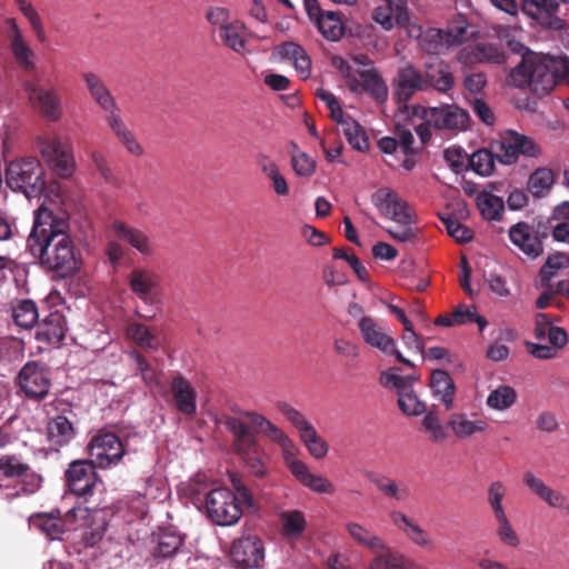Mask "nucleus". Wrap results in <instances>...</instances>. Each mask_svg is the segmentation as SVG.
<instances>
[{"label": "nucleus", "mask_w": 569, "mask_h": 569, "mask_svg": "<svg viewBox=\"0 0 569 569\" xmlns=\"http://www.w3.org/2000/svg\"><path fill=\"white\" fill-rule=\"evenodd\" d=\"M69 221L46 207L34 212L27 249L40 264L59 277L72 276L79 269L76 246L69 234Z\"/></svg>", "instance_id": "f257e3e1"}, {"label": "nucleus", "mask_w": 569, "mask_h": 569, "mask_svg": "<svg viewBox=\"0 0 569 569\" xmlns=\"http://www.w3.org/2000/svg\"><path fill=\"white\" fill-rule=\"evenodd\" d=\"M556 56L522 57L509 72L507 83L516 88L529 87L538 98L547 96L559 83V69Z\"/></svg>", "instance_id": "f03ea898"}, {"label": "nucleus", "mask_w": 569, "mask_h": 569, "mask_svg": "<svg viewBox=\"0 0 569 569\" xmlns=\"http://www.w3.org/2000/svg\"><path fill=\"white\" fill-rule=\"evenodd\" d=\"M372 203L379 212L397 223L387 229V232L399 242H412L418 237V229L413 227L415 219L409 204L395 191L388 188L378 189L371 197Z\"/></svg>", "instance_id": "7ed1b4c3"}, {"label": "nucleus", "mask_w": 569, "mask_h": 569, "mask_svg": "<svg viewBox=\"0 0 569 569\" xmlns=\"http://www.w3.org/2000/svg\"><path fill=\"white\" fill-rule=\"evenodd\" d=\"M44 168L36 157H22L9 162L6 183L14 192L37 198L46 189Z\"/></svg>", "instance_id": "20e7f679"}, {"label": "nucleus", "mask_w": 569, "mask_h": 569, "mask_svg": "<svg viewBox=\"0 0 569 569\" xmlns=\"http://www.w3.org/2000/svg\"><path fill=\"white\" fill-rule=\"evenodd\" d=\"M224 426L233 437V449L236 453L244 461L250 471L258 478L266 475L263 462V451L257 438L248 437L244 425L228 416L224 419Z\"/></svg>", "instance_id": "39448f33"}, {"label": "nucleus", "mask_w": 569, "mask_h": 569, "mask_svg": "<svg viewBox=\"0 0 569 569\" xmlns=\"http://www.w3.org/2000/svg\"><path fill=\"white\" fill-rule=\"evenodd\" d=\"M551 231L550 221L538 220L532 223L517 222L509 229L510 241L528 258L536 259L543 253V240Z\"/></svg>", "instance_id": "423d86ee"}, {"label": "nucleus", "mask_w": 569, "mask_h": 569, "mask_svg": "<svg viewBox=\"0 0 569 569\" xmlns=\"http://www.w3.org/2000/svg\"><path fill=\"white\" fill-rule=\"evenodd\" d=\"M208 517L218 526H232L241 518L233 491L216 488L206 497Z\"/></svg>", "instance_id": "0eeeda50"}, {"label": "nucleus", "mask_w": 569, "mask_h": 569, "mask_svg": "<svg viewBox=\"0 0 569 569\" xmlns=\"http://www.w3.org/2000/svg\"><path fill=\"white\" fill-rule=\"evenodd\" d=\"M90 459L100 469H109L120 463L126 453L124 445L112 432H100L93 436L88 445Z\"/></svg>", "instance_id": "6e6552de"}, {"label": "nucleus", "mask_w": 569, "mask_h": 569, "mask_svg": "<svg viewBox=\"0 0 569 569\" xmlns=\"http://www.w3.org/2000/svg\"><path fill=\"white\" fill-rule=\"evenodd\" d=\"M18 385L26 398L41 401L52 386L50 371L38 362H28L19 371Z\"/></svg>", "instance_id": "1a4fd4ad"}, {"label": "nucleus", "mask_w": 569, "mask_h": 569, "mask_svg": "<svg viewBox=\"0 0 569 569\" xmlns=\"http://www.w3.org/2000/svg\"><path fill=\"white\" fill-rule=\"evenodd\" d=\"M40 152L53 172L60 178H69L76 169L71 146L60 138L46 139L40 142Z\"/></svg>", "instance_id": "9d476101"}, {"label": "nucleus", "mask_w": 569, "mask_h": 569, "mask_svg": "<svg viewBox=\"0 0 569 569\" xmlns=\"http://www.w3.org/2000/svg\"><path fill=\"white\" fill-rule=\"evenodd\" d=\"M539 153L540 148L531 138L512 130L506 131L497 146V159L503 164L516 163L520 154L537 157Z\"/></svg>", "instance_id": "9b49d317"}, {"label": "nucleus", "mask_w": 569, "mask_h": 569, "mask_svg": "<svg viewBox=\"0 0 569 569\" xmlns=\"http://www.w3.org/2000/svg\"><path fill=\"white\" fill-rule=\"evenodd\" d=\"M96 463L91 459H80L72 461L66 471V481L69 490L79 497H89L93 495V489L98 482Z\"/></svg>", "instance_id": "f8f14e48"}, {"label": "nucleus", "mask_w": 569, "mask_h": 569, "mask_svg": "<svg viewBox=\"0 0 569 569\" xmlns=\"http://www.w3.org/2000/svg\"><path fill=\"white\" fill-rule=\"evenodd\" d=\"M232 417L244 425L248 437L257 438V435L261 433L272 442L279 445L283 450H288L292 447L291 439L261 413L256 411H242L239 416Z\"/></svg>", "instance_id": "ddd939ff"}, {"label": "nucleus", "mask_w": 569, "mask_h": 569, "mask_svg": "<svg viewBox=\"0 0 569 569\" xmlns=\"http://www.w3.org/2000/svg\"><path fill=\"white\" fill-rule=\"evenodd\" d=\"M422 119L436 130H463L469 123V113L456 104L423 108Z\"/></svg>", "instance_id": "4468645a"}, {"label": "nucleus", "mask_w": 569, "mask_h": 569, "mask_svg": "<svg viewBox=\"0 0 569 569\" xmlns=\"http://www.w3.org/2000/svg\"><path fill=\"white\" fill-rule=\"evenodd\" d=\"M358 327L367 345L379 349L385 355L395 356L399 362L410 368L415 367V365L409 359L405 358L397 349L393 338L383 332L371 317H361Z\"/></svg>", "instance_id": "2eb2a0df"}, {"label": "nucleus", "mask_w": 569, "mask_h": 569, "mask_svg": "<svg viewBox=\"0 0 569 569\" xmlns=\"http://www.w3.org/2000/svg\"><path fill=\"white\" fill-rule=\"evenodd\" d=\"M230 558L237 568H260L264 560L262 540L256 536H246L236 539L230 549Z\"/></svg>", "instance_id": "dca6fc26"}, {"label": "nucleus", "mask_w": 569, "mask_h": 569, "mask_svg": "<svg viewBox=\"0 0 569 569\" xmlns=\"http://www.w3.org/2000/svg\"><path fill=\"white\" fill-rule=\"evenodd\" d=\"M0 477L20 481L21 489L14 496L33 493L41 483V477L33 472L28 463L22 462L13 455L0 457Z\"/></svg>", "instance_id": "f3484780"}, {"label": "nucleus", "mask_w": 569, "mask_h": 569, "mask_svg": "<svg viewBox=\"0 0 569 569\" xmlns=\"http://www.w3.org/2000/svg\"><path fill=\"white\" fill-rule=\"evenodd\" d=\"M3 24L4 37L17 64L23 71L32 73L36 70V63L33 61L34 52L26 42L17 19L8 17L3 20Z\"/></svg>", "instance_id": "a211bd4d"}, {"label": "nucleus", "mask_w": 569, "mask_h": 569, "mask_svg": "<svg viewBox=\"0 0 569 569\" xmlns=\"http://www.w3.org/2000/svg\"><path fill=\"white\" fill-rule=\"evenodd\" d=\"M427 91L423 71L412 63L399 68L393 80V96L398 103H407L417 92Z\"/></svg>", "instance_id": "6ab92c4d"}, {"label": "nucleus", "mask_w": 569, "mask_h": 569, "mask_svg": "<svg viewBox=\"0 0 569 569\" xmlns=\"http://www.w3.org/2000/svg\"><path fill=\"white\" fill-rule=\"evenodd\" d=\"M32 106L48 120L57 121L61 117V106L57 92L46 89L33 81L23 84Z\"/></svg>", "instance_id": "aec40b11"}, {"label": "nucleus", "mask_w": 569, "mask_h": 569, "mask_svg": "<svg viewBox=\"0 0 569 569\" xmlns=\"http://www.w3.org/2000/svg\"><path fill=\"white\" fill-rule=\"evenodd\" d=\"M558 8V0H523L521 6L522 12L542 27L561 30L566 22L556 16Z\"/></svg>", "instance_id": "412c9836"}, {"label": "nucleus", "mask_w": 569, "mask_h": 569, "mask_svg": "<svg viewBox=\"0 0 569 569\" xmlns=\"http://www.w3.org/2000/svg\"><path fill=\"white\" fill-rule=\"evenodd\" d=\"M130 290L144 303L152 305L160 286V276L148 268H134L128 276Z\"/></svg>", "instance_id": "4be33fe9"}, {"label": "nucleus", "mask_w": 569, "mask_h": 569, "mask_svg": "<svg viewBox=\"0 0 569 569\" xmlns=\"http://www.w3.org/2000/svg\"><path fill=\"white\" fill-rule=\"evenodd\" d=\"M104 112V121L117 140L130 154L136 157L141 156L143 153V148L124 122L119 106H116Z\"/></svg>", "instance_id": "5701e85b"}, {"label": "nucleus", "mask_w": 569, "mask_h": 569, "mask_svg": "<svg viewBox=\"0 0 569 569\" xmlns=\"http://www.w3.org/2000/svg\"><path fill=\"white\" fill-rule=\"evenodd\" d=\"M423 79L427 82V91L432 89L439 93L448 94L456 84L451 67L441 59L428 61L423 68Z\"/></svg>", "instance_id": "b1692460"}, {"label": "nucleus", "mask_w": 569, "mask_h": 569, "mask_svg": "<svg viewBox=\"0 0 569 569\" xmlns=\"http://www.w3.org/2000/svg\"><path fill=\"white\" fill-rule=\"evenodd\" d=\"M411 38L417 39L418 47L427 54H442L451 47L443 29L427 28L412 24L408 31Z\"/></svg>", "instance_id": "393cba45"}, {"label": "nucleus", "mask_w": 569, "mask_h": 569, "mask_svg": "<svg viewBox=\"0 0 569 569\" xmlns=\"http://www.w3.org/2000/svg\"><path fill=\"white\" fill-rule=\"evenodd\" d=\"M523 485L540 500L546 502L549 507L560 509L569 513V500L558 490L547 486L545 481L537 477L532 471H526L522 476Z\"/></svg>", "instance_id": "a878e982"}, {"label": "nucleus", "mask_w": 569, "mask_h": 569, "mask_svg": "<svg viewBox=\"0 0 569 569\" xmlns=\"http://www.w3.org/2000/svg\"><path fill=\"white\" fill-rule=\"evenodd\" d=\"M372 19L383 30L390 31L395 27H406L409 22V13L406 0H387L386 3L377 7L372 12Z\"/></svg>", "instance_id": "bb28decb"}, {"label": "nucleus", "mask_w": 569, "mask_h": 569, "mask_svg": "<svg viewBox=\"0 0 569 569\" xmlns=\"http://www.w3.org/2000/svg\"><path fill=\"white\" fill-rule=\"evenodd\" d=\"M112 230L120 240L130 244L142 256L151 257L154 254V244L143 230L131 227L122 221H114Z\"/></svg>", "instance_id": "cd10ccee"}, {"label": "nucleus", "mask_w": 569, "mask_h": 569, "mask_svg": "<svg viewBox=\"0 0 569 569\" xmlns=\"http://www.w3.org/2000/svg\"><path fill=\"white\" fill-rule=\"evenodd\" d=\"M358 88L350 90L353 93L367 92L376 102L383 103L388 99L389 89L377 69L357 70Z\"/></svg>", "instance_id": "c85d7f7f"}, {"label": "nucleus", "mask_w": 569, "mask_h": 569, "mask_svg": "<svg viewBox=\"0 0 569 569\" xmlns=\"http://www.w3.org/2000/svg\"><path fill=\"white\" fill-rule=\"evenodd\" d=\"M170 389L177 409L186 416H193L197 410L196 391L190 382L181 375H178L172 379Z\"/></svg>", "instance_id": "c756f323"}, {"label": "nucleus", "mask_w": 569, "mask_h": 569, "mask_svg": "<svg viewBox=\"0 0 569 569\" xmlns=\"http://www.w3.org/2000/svg\"><path fill=\"white\" fill-rule=\"evenodd\" d=\"M82 79L91 99L102 111L118 106L111 91L99 74L88 71L82 73Z\"/></svg>", "instance_id": "7c9ffc66"}, {"label": "nucleus", "mask_w": 569, "mask_h": 569, "mask_svg": "<svg viewBox=\"0 0 569 569\" xmlns=\"http://www.w3.org/2000/svg\"><path fill=\"white\" fill-rule=\"evenodd\" d=\"M535 338L545 340L548 338L549 343L556 347H566L568 343V335L561 327L552 326V319L549 315L539 312L535 319Z\"/></svg>", "instance_id": "2f4dec72"}, {"label": "nucleus", "mask_w": 569, "mask_h": 569, "mask_svg": "<svg viewBox=\"0 0 569 569\" xmlns=\"http://www.w3.org/2000/svg\"><path fill=\"white\" fill-rule=\"evenodd\" d=\"M181 546L182 538L180 535L171 531H161L153 548L150 560L151 567L156 568L172 558L180 550Z\"/></svg>", "instance_id": "473e14b6"}, {"label": "nucleus", "mask_w": 569, "mask_h": 569, "mask_svg": "<svg viewBox=\"0 0 569 569\" xmlns=\"http://www.w3.org/2000/svg\"><path fill=\"white\" fill-rule=\"evenodd\" d=\"M429 385L433 397L441 400L446 410L451 409L456 393V386L451 376L445 370L436 369L431 372Z\"/></svg>", "instance_id": "72a5a7b5"}, {"label": "nucleus", "mask_w": 569, "mask_h": 569, "mask_svg": "<svg viewBox=\"0 0 569 569\" xmlns=\"http://www.w3.org/2000/svg\"><path fill=\"white\" fill-rule=\"evenodd\" d=\"M448 427L456 437L465 439L487 431L489 425L485 419L471 420L466 413H452L448 419Z\"/></svg>", "instance_id": "f704fd0d"}, {"label": "nucleus", "mask_w": 569, "mask_h": 569, "mask_svg": "<svg viewBox=\"0 0 569 569\" xmlns=\"http://www.w3.org/2000/svg\"><path fill=\"white\" fill-rule=\"evenodd\" d=\"M377 555L369 563V569H415V563L403 553L391 550L387 545L386 548Z\"/></svg>", "instance_id": "c9c22d12"}, {"label": "nucleus", "mask_w": 569, "mask_h": 569, "mask_svg": "<svg viewBox=\"0 0 569 569\" xmlns=\"http://www.w3.org/2000/svg\"><path fill=\"white\" fill-rule=\"evenodd\" d=\"M244 33L246 26L239 20H234L229 22V24H222L219 27V37L222 43L234 52L241 54L246 51Z\"/></svg>", "instance_id": "e433bc0d"}, {"label": "nucleus", "mask_w": 569, "mask_h": 569, "mask_svg": "<svg viewBox=\"0 0 569 569\" xmlns=\"http://www.w3.org/2000/svg\"><path fill=\"white\" fill-rule=\"evenodd\" d=\"M48 439L56 446L68 445L74 437L72 422L64 416H57L47 426Z\"/></svg>", "instance_id": "4c0bfd02"}, {"label": "nucleus", "mask_w": 569, "mask_h": 569, "mask_svg": "<svg viewBox=\"0 0 569 569\" xmlns=\"http://www.w3.org/2000/svg\"><path fill=\"white\" fill-rule=\"evenodd\" d=\"M313 21L320 33L328 41H338L345 34V24L340 16L335 11H325Z\"/></svg>", "instance_id": "58836bf2"}, {"label": "nucleus", "mask_w": 569, "mask_h": 569, "mask_svg": "<svg viewBox=\"0 0 569 569\" xmlns=\"http://www.w3.org/2000/svg\"><path fill=\"white\" fill-rule=\"evenodd\" d=\"M37 338L52 345L61 342L64 338L63 318L58 313H51L39 325Z\"/></svg>", "instance_id": "ea45409f"}, {"label": "nucleus", "mask_w": 569, "mask_h": 569, "mask_svg": "<svg viewBox=\"0 0 569 569\" xmlns=\"http://www.w3.org/2000/svg\"><path fill=\"white\" fill-rule=\"evenodd\" d=\"M12 317L16 325L22 329H31L39 319L38 308L30 299L18 300L12 303Z\"/></svg>", "instance_id": "a19ab883"}, {"label": "nucleus", "mask_w": 569, "mask_h": 569, "mask_svg": "<svg viewBox=\"0 0 569 569\" xmlns=\"http://www.w3.org/2000/svg\"><path fill=\"white\" fill-rule=\"evenodd\" d=\"M32 522L50 539H59L66 531L59 510H54L49 513H38L32 517Z\"/></svg>", "instance_id": "79ce46f5"}, {"label": "nucleus", "mask_w": 569, "mask_h": 569, "mask_svg": "<svg viewBox=\"0 0 569 569\" xmlns=\"http://www.w3.org/2000/svg\"><path fill=\"white\" fill-rule=\"evenodd\" d=\"M346 530L358 545L365 546L375 552L386 548V542L380 537L371 533L358 522H347Z\"/></svg>", "instance_id": "37998d69"}, {"label": "nucleus", "mask_w": 569, "mask_h": 569, "mask_svg": "<svg viewBox=\"0 0 569 569\" xmlns=\"http://www.w3.org/2000/svg\"><path fill=\"white\" fill-rule=\"evenodd\" d=\"M555 182L553 172L547 168L536 169L529 177L527 189L536 198L545 197Z\"/></svg>", "instance_id": "c03bdc74"}, {"label": "nucleus", "mask_w": 569, "mask_h": 569, "mask_svg": "<svg viewBox=\"0 0 569 569\" xmlns=\"http://www.w3.org/2000/svg\"><path fill=\"white\" fill-rule=\"evenodd\" d=\"M282 533L288 539H298L302 536L307 521L299 510L284 511L280 516Z\"/></svg>", "instance_id": "a18cd8bd"}, {"label": "nucleus", "mask_w": 569, "mask_h": 569, "mask_svg": "<svg viewBox=\"0 0 569 569\" xmlns=\"http://www.w3.org/2000/svg\"><path fill=\"white\" fill-rule=\"evenodd\" d=\"M516 401V390L508 385H502L488 395L486 403L490 409L503 411L511 408Z\"/></svg>", "instance_id": "49530a36"}, {"label": "nucleus", "mask_w": 569, "mask_h": 569, "mask_svg": "<svg viewBox=\"0 0 569 569\" xmlns=\"http://www.w3.org/2000/svg\"><path fill=\"white\" fill-rule=\"evenodd\" d=\"M477 206L486 220H500L505 209L503 200L488 192L478 196Z\"/></svg>", "instance_id": "de8ad7c7"}, {"label": "nucleus", "mask_w": 569, "mask_h": 569, "mask_svg": "<svg viewBox=\"0 0 569 569\" xmlns=\"http://www.w3.org/2000/svg\"><path fill=\"white\" fill-rule=\"evenodd\" d=\"M376 488L387 498L397 501H405L409 497V489L403 483H398L396 480L381 476L372 480Z\"/></svg>", "instance_id": "09e8293b"}, {"label": "nucleus", "mask_w": 569, "mask_h": 569, "mask_svg": "<svg viewBox=\"0 0 569 569\" xmlns=\"http://www.w3.org/2000/svg\"><path fill=\"white\" fill-rule=\"evenodd\" d=\"M398 405L400 410L408 416H419L426 412V403L422 402L411 386L402 389L398 395Z\"/></svg>", "instance_id": "8fccbe9b"}, {"label": "nucleus", "mask_w": 569, "mask_h": 569, "mask_svg": "<svg viewBox=\"0 0 569 569\" xmlns=\"http://www.w3.org/2000/svg\"><path fill=\"white\" fill-rule=\"evenodd\" d=\"M127 336L141 348L157 349L158 347L157 337L142 323H130L127 328Z\"/></svg>", "instance_id": "3c124183"}, {"label": "nucleus", "mask_w": 569, "mask_h": 569, "mask_svg": "<svg viewBox=\"0 0 569 569\" xmlns=\"http://www.w3.org/2000/svg\"><path fill=\"white\" fill-rule=\"evenodd\" d=\"M496 158L490 150L480 149L471 154L469 164L476 173L487 177L493 172Z\"/></svg>", "instance_id": "603ef678"}, {"label": "nucleus", "mask_w": 569, "mask_h": 569, "mask_svg": "<svg viewBox=\"0 0 569 569\" xmlns=\"http://www.w3.org/2000/svg\"><path fill=\"white\" fill-rule=\"evenodd\" d=\"M343 134L346 136L349 144L358 150L366 151L369 148V140L363 128L355 119L346 122L342 128Z\"/></svg>", "instance_id": "864d4df0"}, {"label": "nucleus", "mask_w": 569, "mask_h": 569, "mask_svg": "<svg viewBox=\"0 0 569 569\" xmlns=\"http://www.w3.org/2000/svg\"><path fill=\"white\" fill-rule=\"evenodd\" d=\"M472 53L478 62L501 64L506 61V52L499 46L492 43H478Z\"/></svg>", "instance_id": "5fc2aeb1"}, {"label": "nucleus", "mask_w": 569, "mask_h": 569, "mask_svg": "<svg viewBox=\"0 0 569 569\" xmlns=\"http://www.w3.org/2000/svg\"><path fill=\"white\" fill-rule=\"evenodd\" d=\"M300 439L307 447L310 455L316 459H322L328 453L329 448L327 442L318 436L313 426L300 435Z\"/></svg>", "instance_id": "6e6d98bb"}, {"label": "nucleus", "mask_w": 569, "mask_h": 569, "mask_svg": "<svg viewBox=\"0 0 569 569\" xmlns=\"http://www.w3.org/2000/svg\"><path fill=\"white\" fill-rule=\"evenodd\" d=\"M568 263L569 258L565 253L549 256L539 272L541 286H549V280H552L557 271Z\"/></svg>", "instance_id": "4d7b16f0"}, {"label": "nucleus", "mask_w": 569, "mask_h": 569, "mask_svg": "<svg viewBox=\"0 0 569 569\" xmlns=\"http://www.w3.org/2000/svg\"><path fill=\"white\" fill-rule=\"evenodd\" d=\"M468 26L466 17L458 14L443 29L451 48L461 44L467 39Z\"/></svg>", "instance_id": "13d9d810"}, {"label": "nucleus", "mask_w": 569, "mask_h": 569, "mask_svg": "<svg viewBox=\"0 0 569 569\" xmlns=\"http://www.w3.org/2000/svg\"><path fill=\"white\" fill-rule=\"evenodd\" d=\"M440 219L446 227L448 234L452 237L457 242L468 243L473 239V231L459 222L457 219L443 216H440Z\"/></svg>", "instance_id": "bf43d9fd"}, {"label": "nucleus", "mask_w": 569, "mask_h": 569, "mask_svg": "<svg viewBox=\"0 0 569 569\" xmlns=\"http://www.w3.org/2000/svg\"><path fill=\"white\" fill-rule=\"evenodd\" d=\"M506 496V487L501 481H493L488 488V503L495 518L506 516L502 500Z\"/></svg>", "instance_id": "052dcab7"}, {"label": "nucleus", "mask_w": 569, "mask_h": 569, "mask_svg": "<svg viewBox=\"0 0 569 569\" xmlns=\"http://www.w3.org/2000/svg\"><path fill=\"white\" fill-rule=\"evenodd\" d=\"M453 317H455L457 325L476 322L479 327V331H482L488 325V321L486 320V318L477 313V309L475 306L457 307L453 310Z\"/></svg>", "instance_id": "680f3d73"}, {"label": "nucleus", "mask_w": 569, "mask_h": 569, "mask_svg": "<svg viewBox=\"0 0 569 569\" xmlns=\"http://www.w3.org/2000/svg\"><path fill=\"white\" fill-rule=\"evenodd\" d=\"M277 408L293 425L299 435H302L312 427L306 417L289 403L278 402Z\"/></svg>", "instance_id": "e2e57ef3"}, {"label": "nucleus", "mask_w": 569, "mask_h": 569, "mask_svg": "<svg viewBox=\"0 0 569 569\" xmlns=\"http://www.w3.org/2000/svg\"><path fill=\"white\" fill-rule=\"evenodd\" d=\"M291 164L293 171L300 177H310L316 171V161L302 151H295L291 154Z\"/></svg>", "instance_id": "0e129e2a"}, {"label": "nucleus", "mask_w": 569, "mask_h": 569, "mask_svg": "<svg viewBox=\"0 0 569 569\" xmlns=\"http://www.w3.org/2000/svg\"><path fill=\"white\" fill-rule=\"evenodd\" d=\"M91 160L94 164L97 171L101 176V178L104 180L106 183L118 187L119 186V179L117 174L113 172L112 168L110 167L107 158L103 153L99 151H93L91 153Z\"/></svg>", "instance_id": "69168bd1"}, {"label": "nucleus", "mask_w": 569, "mask_h": 569, "mask_svg": "<svg viewBox=\"0 0 569 569\" xmlns=\"http://www.w3.org/2000/svg\"><path fill=\"white\" fill-rule=\"evenodd\" d=\"M495 519L498 523L497 536H498L499 540L506 546L513 547V548L518 547L520 543V540H519L516 531L511 527V523H510L507 515L502 516L501 518L498 517Z\"/></svg>", "instance_id": "338daca9"}, {"label": "nucleus", "mask_w": 569, "mask_h": 569, "mask_svg": "<svg viewBox=\"0 0 569 569\" xmlns=\"http://www.w3.org/2000/svg\"><path fill=\"white\" fill-rule=\"evenodd\" d=\"M423 429L430 433V440L438 442L447 438L446 430L440 423L439 417L432 410L426 413L422 419Z\"/></svg>", "instance_id": "774afa93"}]
</instances>
